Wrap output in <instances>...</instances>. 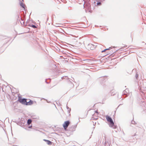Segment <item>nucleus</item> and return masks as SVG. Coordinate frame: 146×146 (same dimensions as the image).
Instances as JSON below:
<instances>
[{
	"mask_svg": "<svg viewBox=\"0 0 146 146\" xmlns=\"http://www.w3.org/2000/svg\"><path fill=\"white\" fill-rule=\"evenodd\" d=\"M18 102L20 103L26 105H30L33 104V101L32 100H29V102H27V99L25 98H21V97H18Z\"/></svg>",
	"mask_w": 146,
	"mask_h": 146,
	"instance_id": "nucleus-1",
	"label": "nucleus"
},
{
	"mask_svg": "<svg viewBox=\"0 0 146 146\" xmlns=\"http://www.w3.org/2000/svg\"><path fill=\"white\" fill-rule=\"evenodd\" d=\"M106 118L107 121L109 123L110 126L111 127H113L114 125V122L112 119L109 116H106Z\"/></svg>",
	"mask_w": 146,
	"mask_h": 146,
	"instance_id": "nucleus-2",
	"label": "nucleus"
},
{
	"mask_svg": "<svg viewBox=\"0 0 146 146\" xmlns=\"http://www.w3.org/2000/svg\"><path fill=\"white\" fill-rule=\"evenodd\" d=\"M70 124V122L69 121H66L63 123V126L64 128L65 131H66L67 130V127H68Z\"/></svg>",
	"mask_w": 146,
	"mask_h": 146,
	"instance_id": "nucleus-3",
	"label": "nucleus"
},
{
	"mask_svg": "<svg viewBox=\"0 0 146 146\" xmlns=\"http://www.w3.org/2000/svg\"><path fill=\"white\" fill-rule=\"evenodd\" d=\"M95 48V46L91 43L89 44L87 46V49L88 50H92L94 49Z\"/></svg>",
	"mask_w": 146,
	"mask_h": 146,
	"instance_id": "nucleus-4",
	"label": "nucleus"
},
{
	"mask_svg": "<svg viewBox=\"0 0 146 146\" xmlns=\"http://www.w3.org/2000/svg\"><path fill=\"white\" fill-rule=\"evenodd\" d=\"M98 110L95 111V113L93 115V118L94 119H97L98 117Z\"/></svg>",
	"mask_w": 146,
	"mask_h": 146,
	"instance_id": "nucleus-5",
	"label": "nucleus"
},
{
	"mask_svg": "<svg viewBox=\"0 0 146 146\" xmlns=\"http://www.w3.org/2000/svg\"><path fill=\"white\" fill-rule=\"evenodd\" d=\"M43 140L44 141L47 142V144L48 145H50L52 144V142L48 140H46V139H44Z\"/></svg>",
	"mask_w": 146,
	"mask_h": 146,
	"instance_id": "nucleus-6",
	"label": "nucleus"
},
{
	"mask_svg": "<svg viewBox=\"0 0 146 146\" xmlns=\"http://www.w3.org/2000/svg\"><path fill=\"white\" fill-rule=\"evenodd\" d=\"M20 5H21V6L22 7H23V8L24 9H25L26 7V6L25 5V4L22 3H20Z\"/></svg>",
	"mask_w": 146,
	"mask_h": 146,
	"instance_id": "nucleus-7",
	"label": "nucleus"
},
{
	"mask_svg": "<svg viewBox=\"0 0 146 146\" xmlns=\"http://www.w3.org/2000/svg\"><path fill=\"white\" fill-rule=\"evenodd\" d=\"M32 121L31 119H29L27 121L28 125H29L31 123Z\"/></svg>",
	"mask_w": 146,
	"mask_h": 146,
	"instance_id": "nucleus-8",
	"label": "nucleus"
},
{
	"mask_svg": "<svg viewBox=\"0 0 146 146\" xmlns=\"http://www.w3.org/2000/svg\"><path fill=\"white\" fill-rule=\"evenodd\" d=\"M110 48H110H110H107V49H105V50H102V53H103V52H105V51H106V50H110Z\"/></svg>",
	"mask_w": 146,
	"mask_h": 146,
	"instance_id": "nucleus-9",
	"label": "nucleus"
},
{
	"mask_svg": "<svg viewBox=\"0 0 146 146\" xmlns=\"http://www.w3.org/2000/svg\"><path fill=\"white\" fill-rule=\"evenodd\" d=\"M31 27L34 28H36V27L34 25H31Z\"/></svg>",
	"mask_w": 146,
	"mask_h": 146,
	"instance_id": "nucleus-10",
	"label": "nucleus"
},
{
	"mask_svg": "<svg viewBox=\"0 0 146 146\" xmlns=\"http://www.w3.org/2000/svg\"><path fill=\"white\" fill-rule=\"evenodd\" d=\"M111 53H112V52H107L106 55H108V54H111Z\"/></svg>",
	"mask_w": 146,
	"mask_h": 146,
	"instance_id": "nucleus-11",
	"label": "nucleus"
},
{
	"mask_svg": "<svg viewBox=\"0 0 146 146\" xmlns=\"http://www.w3.org/2000/svg\"><path fill=\"white\" fill-rule=\"evenodd\" d=\"M29 100H27V102H29Z\"/></svg>",
	"mask_w": 146,
	"mask_h": 146,
	"instance_id": "nucleus-12",
	"label": "nucleus"
},
{
	"mask_svg": "<svg viewBox=\"0 0 146 146\" xmlns=\"http://www.w3.org/2000/svg\"><path fill=\"white\" fill-rule=\"evenodd\" d=\"M22 1L23 2V0H22Z\"/></svg>",
	"mask_w": 146,
	"mask_h": 146,
	"instance_id": "nucleus-13",
	"label": "nucleus"
}]
</instances>
